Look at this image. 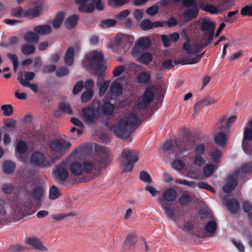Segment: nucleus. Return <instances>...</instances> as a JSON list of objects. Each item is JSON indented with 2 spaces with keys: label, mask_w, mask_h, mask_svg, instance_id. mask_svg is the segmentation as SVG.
Segmentation results:
<instances>
[{
  "label": "nucleus",
  "mask_w": 252,
  "mask_h": 252,
  "mask_svg": "<svg viewBox=\"0 0 252 252\" xmlns=\"http://www.w3.org/2000/svg\"><path fill=\"white\" fill-rule=\"evenodd\" d=\"M153 97V92L150 89H147L143 96L137 100L133 109L125 114L114 126L113 131L117 137L122 139H126L132 131L141 124V122L138 118L136 109L141 110L145 108L151 102Z\"/></svg>",
  "instance_id": "nucleus-1"
},
{
  "label": "nucleus",
  "mask_w": 252,
  "mask_h": 252,
  "mask_svg": "<svg viewBox=\"0 0 252 252\" xmlns=\"http://www.w3.org/2000/svg\"><path fill=\"white\" fill-rule=\"evenodd\" d=\"M31 205L28 195H19L13 199L7 209L6 202L0 198V220L7 221H17L22 219L27 213Z\"/></svg>",
  "instance_id": "nucleus-2"
},
{
  "label": "nucleus",
  "mask_w": 252,
  "mask_h": 252,
  "mask_svg": "<svg viewBox=\"0 0 252 252\" xmlns=\"http://www.w3.org/2000/svg\"><path fill=\"white\" fill-rule=\"evenodd\" d=\"M86 149L84 147V156L81 160L85 172L100 170L106 167L108 152L105 149L98 147L96 153L93 155H86Z\"/></svg>",
  "instance_id": "nucleus-3"
},
{
  "label": "nucleus",
  "mask_w": 252,
  "mask_h": 252,
  "mask_svg": "<svg viewBox=\"0 0 252 252\" xmlns=\"http://www.w3.org/2000/svg\"><path fill=\"white\" fill-rule=\"evenodd\" d=\"M84 156V147L80 146L73 151L67 159V167L75 176L82 175L85 170L81 159Z\"/></svg>",
  "instance_id": "nucleus-4"
},
{
  "label": "nucleus",
  "mask_w": 252,
  "mask_h": 252,
  "mask_svg": "<svg viewBox=\"0 0 252 252\" xmlns=\"http://www.w3.org/2000/svg\"><path fill=\"white\" fill-rule=\"evenodd\" d=\"M103 59L102 53L98 51L90 52L86 55L83 64L87 68L94 70V73L98 76H102L105 74L106 67L100 65Z\"/></svg>",
  "instance_id": "nucleus-5"
},
{
  "label": "nucleus",
  "mask_w": 252,
  "mask_h": 252,
  "mask_svg": "<svg viewBox=\"0 0 252 252\" xmlns=\"http://www.w3.org/2000/svg\"><path fill=\"white\" fill-rule=\"evenodd\" d=\"M205 46L203 45V42L201 40L199 44L196 43L190 39H188L184 42L183 49L186 53L189 54V56L183 61V64H191L198 63L203 54L201 55H196V54Z\"/></svg>",
  "instance_id": "nucleus-6"
},
{
  "label": "nucleus",
  "mask_w": 252,
  "mask_h": 252,
  "mask_svg": "<svg viewBox=\"0 0 252 252\" xmlns=\"http://www.w3.org/2000/svg\"><path fill=\"white\" fill-rule=\"evenodd\" d=\"M71 147V143L63 139L51 141L48 145V153L54 163L62 157Z\"/></svg>",
  "instance_id": "nucleus-7"
},
{
  "label": "nucleus",
  "mask_w": 252,
  "mask_h": 252,
  "mask_svg": "<svg viewBox=\"0 0 252 252\" xmlns=\"http://www.w3.org/2000/svg\"><path fill=\"white\" fill-rule=\"evenodd\" d=\"M196 23L200 27L202 32L201 40L203 42V45L207 46L213 40L216 24L214 21L207 17L200 18Z\"/></svg>",
  "instance_id": "nucleus-8"
},
{
  "label": "nucleus",
  "mask_w": 252,
  "mask_h": 252,
  "mask_svg": "<svg viewBox=\"0 0 252 252\" xmlns=\"http://www.w3.org/2000/svg\"><path fill=\"white\" fill-rule=\"evenodd\" d=\"M176 197L177 192L176 190L174 189H168L163 192L162 198L160 200L166 215L174 221L176 220L174 216L175 211L172 205L169 202L174 201Z\"/></svg>",
  "instance_id": "nucleus-9"
},
{
  "label": "nucleus",
  "mask_w": 252,
  "mask_h": 252,
  "mask_svg": "<svg viewBox=\"0 0 252 252\" xmlns=\"http://www.w3.org/2000/svg\"><path fill=\"white\" fill-rule=\"evenodd\" d=\"M138 160V153L136 151L126 150L122 153L121 167L124 172L131 171L134 164Z\"/></svg>",
  "instance_id": "nucleus-10"
},
{
  "label": "nucleus",
  "mask_w": 252,
  "mask_h": 252,
  "mask_svg": "<svg viewBox=\"0 0 252 252\" xmlns=\"http://www.w3.org/2000/svg\"><path fill=\"white\" fill-rule=\"evenodd\" d=\"M31 163L35 166L47 168L54 163L48 153L41 151H34L31 156Z\"/></svg>",
  "instance_id": "nucleus-11"
},
{
  "label": "nucleus",
  "mask_w": 252,
  "mask_h": 252,
  "mask_svg": "<svg viewBox=\"0 0 252 252\" xmlns=\"http://www.w3.org/2000/svg\"><path fill=\"white\" fill-rule=\"evenodd\" d=\"M130 38L128 35L118 34L115 38V45L112 49L115 52H125L130 46Z\"/></svg>",
  "instance_id": "nucleus-12"
},
{
  "label": "nucleus",
  "mask_w": 252,
  "mask_h": 252,
  "mask_svg": "<svg viewBox=\"0 0 252 252\" xmlns=\"http://www.w3.org/2000/svg\"><path fill=\"white\" fill-rule=\"evenodd\" d=\"M89 0H76L75 3L79 6V10L86 13H89L93 11L94 7L98 10L103 9V5L101 2V0H93L92 3H88Z\"/></svg>",
  "instance_id": "nucleus-13"
},
{
  "label": "nucleus",
  "mask_w": 252,
  "mask_h": 252,
  "mask_svg": "<svg viewBox=\"0 0 252 252\" xmlns=\"http://www.w3.org/2000/svg\"><path fill=\"white\" fill-rule=\"evenodd\" d=\"M25 243L35 250L41 252H47L48 248L36 237H29L25 239Z\"/></svg>",
  "instance_id": "nucleus-14"
},
{
  "label": "nucleus",
  "mask_w": 252,
  "mask_h": 252,
  "mask_svg": "<svg viewBox=\"0 0 252 252\" xmlns=\"http://www.w3.org/2000/svg\"><path fill=\"white\" fill-rule=\"evenodd\" d=\"M67 167L65 161H63L60 164L57 165L54 171L55 177L61 181H65L69 175Z\"/></svg>",
  "instance_id": "nucleus-15"
},
{
  "label": "nucleus",
  "mask_w": 252,
  "mask_h": 252,
  "mask_svg": "<svg viewBox=\"0 0 252 252\" xmlns=\"http://www.w3.org/2000/svg\"><path fill=\"white\" fill-rule=\"evenodd\" d=\"M217 133L214 136V140L216 144L219 146H223L226 144L227 138L226 135L228 133V130L223 128H220L217 126Z\"/></svg>",
  "instance_id": "nucleus-16"
},
{
  "label": "nucleus",
  "mask_w": 252,
  "mask_h": 252,
  "mask_svg": "<svg viewBox=\"0 0 252 252\" xmlns=\"http://www.w3.org/2000/svg\"><path fill=\"white\" fill-rule=\"evenodd\" d=\"M83 121L88 124L93 123L96 119L95 110L93 108H83L81 113Z\"/></svg>",
  "instance_id": "nucleus-17"
},
{
  "label": "nucleus",
  "mask_w": 252,
  "mask_h": 252,
  "mask_svg": "<svg viewBox=\"0 0 252 252\" xmlns=\"http://www.w3.org/2000/svg\"><path fill=\"white\" fill-rule=\"evenodd\" d=\"M151 44L150 38L148 37H144L140 38L136 43L132 50V55L137 56L142 49L148 48Z\"/></svg>",
  "instance_id": "nucleus-18"
},
{
  "label": "nucleus",
  "mask_w": 252,
  "mask_h": 252,
  "mask_svg": "<svg viewBox=\"0 0 252 252\" xmlns=\"http://www.w3.org/2000/svg\"><path fill=\"white\" fill-rule=\"evenodd\" d=\"M236 120L235 116H232L228 118L224 116L222 117L217 124V126L220 128H223L228 130V128Z\"/></svg>",
  "instance_id": "nucleus-19"
},
{
  "label": "nucleus",
  "mask_w": 252,
  "mask_h": 252,
  "mask_svg": "<svg viewBox=\"0 0 252 252\" xmlns=\"http://www.w3.org/2000/svg\"><path fill=\"white\" fill-rule=\"evenodd\" d=\"M43 10L42 6L37 5L34 6L26 7V16L30 18H34L40 15Z\"/></svg>",
  "instance_id": "nucleus-20"
},
{
  "label": "nucleus",
  "mask_w": 252,
  "mask_h": 252,
  "mask_svg": "<svg viewBox=\"0 0 252 252\" xmlns=\"http://www.w3.org/2000/svg\"><path fill=\"white\" fill-rule=\"evenodd\" d=\"M79 50L77 46L70 47L67 50L64 57V62L68 66H71L72 64L74 53L78 52Z\"/></svg>",
  "instance_id": "nucleus-21"
},
{
  "label": "nucleus",
  "mask_w": 252,
  "mask_h": 252,
  "mask_svg": "<svg viewBox=\"0 0 252 252\" xmlns=\"http://www.w3.org/2000/svg\"><path fill=\"white\" fill-rule=\"evenodd\" d=\"M163 26V24L159 22L152 23L149 20L145 19L140 24V27L143 30H148L153 28Z\"/></svg>",
  "instance_id": "nucleus-22"
},
{
  "label": "nucleus",
  "mask_w": 252,
  "mask_h": 252,
  "mask_svg": "<svg viewBox=\"0 0 252 252\" xmlns=\"http://www.w3.org/2000/svg\"><path fill=\"white\" fill-rule=\"evenodd\" d=\"M235 176L236 175L235 174ZM237 185V182L236 180V177H229L227 179V182L223 187V189L226 193H229L232 191Z\"/></svg>",
  "instance_id": "nucleus-23"
},
{
  "label": "nucleus",
  "mask_w": 252,
  "mask_h": 252,
  "mask_svg": "<svg viewBox=\"0 0 252 252\" xmlns=\"http://www.w3.org/2000/svg\"><path fill=\"white\" fill-rule=\"evenodd\" d=\"M137 242L136 237L134 233L128 234L123 244L124 248L131 249L133 248Z\"/></svg>",
  "instance_id": "nucleus-24"
},
{
  "label": "nucleus",
  "mask_w": 252,
  "mask_h": 252,
  "mask_svg": "<svg viewBox=\"0 0 252 252\" xmlns=\"http://www.w3.org/2000/svg\"><path fill=\"white\" fill-rule=\"evenodd\" d=\"M24 40L28 43H36L39 40L38 35L34 32H26L24 35Z\"/></svg>",
  "instance_id": "nucleus-25"
},
{
  "label": "nucleus",
  "mask_w": 252,
  "mask_h": 252,
  "mask_svg": "<svg viewBox=\"0 0 252 252\" xmlns=\"http://www.w3.org/2000/svg\"><path fill=\"white\" fill-rule=\"evenodd\" d=\"M51 31V27L48 25L38 26L34 28V32L37 35H47L50 33Z\"/></svg>",
  "instance_id": "nucleus-26"
},
{
  "label": "nucleus",
  "mask_w": 252,
  "mask_h": 252,
  "mask_svg": "<svg viewBox=\"0 0 252 252\" xmlns=\"http://www.w3.org/2000/svg\"><path fill=\"white\" fill-rule=\"evenodd\" d=\"M18 80L20 82L21 84L24 87H30L31 89L34 92V93H37L38 91V87L36 84H32L29 82L26 81L23 78V75L21 72L19 73V75L18 77Z\"/></svg>",
  "instance_id": "nucleus-27"
},
{
  "label": "nucleus",
  "mask_w": 252,
  "mask_h": 252,
  "mask_svg": "<svg viewBox=\"0 0 252 252\" xmlns=\"http://www.w3.org/2000/svg\"><path fill=\"white\" fill-rule=\"evenodd\" d=\"M198 13V9L197 6L191 7V8H188L184 13L185 18L188 20L190 21L195 18Z\"/></svg>",
  "instance_id": "nucleus-28"
},
{
  "label": "nucleus",
  "mask_w": 252,
  "mask_h": 252,
  "mask_svg": "<svg viewBox=\"0 0 252 252\" xmlns=\"http://www.w3.org/2000/svg\"><path fill=\"white\" fill-rule=\"evenodd\" d=\"M137 61L144 63L149 64L152 60V56L149 53H145L139 55V53H137V56H133Z\"/></svg>",
  "instance_id": "nucleus-29"
},
{
  "label": "nucleus",
  "mask_w": 252,
  "mask_h": 252,
  "mask_svg": "<svg viewBox=\"0 0 252 252\" xmlns=\"http://www.w3.org/2000/svg\"><path fill=\"white\" fill-rule=\"evenodd\" d=\"M217 224L215 221H210L207 223L205 227V231L209 236H212L217 229Z\"/></svg>",
  "instance_id": "nucleus-30"
},
{
  "label": "nucleus",
  "mask_w": 252,
  "mask_h": 252,
  "mask_svg": "<svg viewBox=\"0 0 252 252\" xmlns=\"http://www.w3.org/2000/svg\"><path fill=\"white\" fill-rule=\"evenodd\" d=\"M210 159L214 162L217 163L219 162L222 157L221 152L216 149H212L209 154Z\"/></svg>",
  "instance_id": "nucleus-31"
},
{
  "label": "nucleus",
  "mask_w": 252,
  "mask_h": 252,
  "mask_svg": "<svg viewBox=\"0 0 252 252\" xmlns=\"http://www.w3.org/2000/svg\"><path fill=\"white\" fill-rule=\"evenodd\" d=\"M15 165L11 161H6L3 164V171L6 174H10L14 171Z\"/></svg>",
  "instance_id": "nucleus-32"
},
{
  "label": "nucleus",
  "mask_w": 252,
  "mask_h": 252,
  "mask_svg": "<svg viewBox=\"0 0 252 252\" xmlns=\"http://www.w3.org/2000/svg\"><path fill=\"white\" fill-rule=\"evenodd\" d=\"M22 52L26 55H29L35 53V47L31 44H25L21 47Z\"/></svg>",
  "instance_id": "nucleus-33"
},
{
  "label": "nucleus",
  "mask_w": 252,
  "mask_h": 252,
  "mask_svg": "<svg viewBox=\"0 0 252 252\" xmlns=\"http://www.w3.org/2000/svg\"><path fill=\"white\" fill-rule=\"evenodd\" d=\"M26 7L23 8L21 7H17L12 9V14L15 17H27Z\"/></svg>",
  "instance_id": "nucleus-34"
},
{
  "label": "nucleus",
  "mask_w": 252,
  "mask_h": 252,
  "mask_svg": "<svg viewBox=\"0 0 252 252\" xmlns=\"http://www.w3.org/2000/svg\"><path fill=\"white\" fill-rule=\"evenodd\" d=\"M111 92L115 95H120L122 92V85L117 80L114 81L110 87Z\"/></svg>",
  "instance_id": "nucleus-35"
},
{
  "label": "nucleus",
  "mask_w": 252,
  "mask_h": 252,
  "mask_svg": "<svg viewBox=\"0 0 252 252\" xmlns=\"http://www.w3.org/2000/svg\"><path fill=\"white\" fill-rule=\"evenodd\" d=\"M78 18L77 16L73 15L66 19L64 25L66 28L71 29L74 28L77 24Z\"/></svg>",
  "instance_id": "nucleus-36"
},
{
  "label": "nucleus",
  "mask_w": 252,
  "mask_h": 252,
  "mask_svg": "<svg viewBox=\"0 0 252 252\" xmlns=\"http://www.w3.org/2000/svg\"><path fill=\"white\" fill-rule=\"evenodd\" d=\"M243 141H244L245 144L252 141V129L250 128L249 127L246 126L244 128Z\"/></svg>",
  "instance_id": "nucleus-37"
},
{
  "label": "nucleus",
  "mask_w": 252,
  "mask_h": 252,
  "mask_svg": "<svg viewBox=\"0 0 252 252\" xmlns=\"http://www.w3.org/2000/svg\"><path fill=\"white\" fill-rule=\"evenodd\" d=\"M110 81L109 80L105 82H100V81L97 82V85L99 87V95L102 96L104 94L110 85Z\"/></svg>",
  "instance_id": "nucleus-38"
},
{
  "label": "nucleus",
  "mask_w": 252,
  "mask_h": 252,
  "mask_svg": "<svg viewBox=\"0 0 252 252\" xmlns=\"http://www.w3.org/2000/svg\"><path fill=\"white\" fill-rule=\"evenodd\" d=\"M114 110V105L108 102H105L101 107V111L104 115H110L113 112Z\"/></svg>",
  "instance_id": "nucleus-39"
},
{
  "label": "nucleus",
  "mask_w": 252,
  "mask_h": 252,
  "mask_svg": "<svg viewBox=\"0 0 252 252\" xmlns=\"http://www.w3.org/2000/svg\"><path fill=\"white\" fill-rule=\"evenodd\" d=\"M216 166L213 164H208L206 165L203 169V174L205 177L211 176L216 169Z\"/></svg>",
  "instance_id": "nucleus-40"
},
{
  "label": "nucleus",
  "mask_w": 252,
  "mask_h": 252,
  "mask_svg": "<svg viewBox=\"0 0 252 252\" xmlns=\"http://www.w3.org/2000/svg\"><path fill=\"white\" fill-rule=\"evenodd\" d=\"M191 201V197L186 192L183 193L179 199V202L182 206H187Z\"/></svg>",
  "instance_id": "nucleus-41"
},
{
  "label": "nucleus",
  "mask_w": 252,
  "mask_h": 252,
  "mask_svg": "<svg viewBox=\"0 0 252 252\" xmlns=\"http://www.w3.org/2000/svg\"><path fill=\"white\" fill-rule=\"evenodd\" d=\"M252 172V162H249L243 164L240 169H238L235 175L237 176L240 172L249 173Z\"/></svg>",
  "instance_id": "nucleus-42"
},
{
  "label": "nucleus",
  "mask_w": 252,
  "mask_h": 252,
  "mask_svg": "<svg viewBox=\"0 0 252 252\" xmlns=\"http://www.w3.org/2000/svg\"><path fill=\"white\" fill-rule=\"evenodd\" d=\"M217 102L216 97L212 96H208L203 98L201 101L200 104L203 106H207L215 104Z\"/></svg>",
  "instance_id": "nucleus-43"
},
{
  "label": "nucleus",
  "mask_w": 252,
  "mask_h": 252,
  "mask_svg": "<svg viewBox=\"0 0 252 252\" xmlns=\"http://www.w3.org/2000/svg\"><path fill=\"white\" fill-rule=\"evenodd\" d=\"M226 206L228 210L233 213L236 212L239 208V203L235 200L229 201L226 203Z\"/></svg>",
  "instance_id": "nucleus-44"
},
{
  "label": "nucleus",
  "mask_w": 252,
  "mask_h": 252,
  "mask_svg": "<svg viewBox=\"0 0 252 252\" xmlns=\"http://www.w3.org/2000/svg\"><path fill=\"white\" fill-rule=\"evenodd\" d=\"M151 78V74L149 72H142L140 73L137 76V80L140 83H146Z\"/></svg>",
  "instance_id": "nucleus-45"
},
{
  "label": "nucleus",
  "mask_w": 252,
  "mask_h": 252,
  "mask_svg": "<svg viewBox=\"0 0 252 252\" xmlns=\"http://www.w3.org/2000/svg\"><path fill=\"white\" fill-rule=\"evenodd\" d=\"M44 194V190L42 188H37L33 190L32 196L35 200H39Z\"/></svg>",
  "instance_id": "nucleus-46"
},
{
  "label": "nucleus",
  "mask_w": 252,
  "mask_h": 252,
  "mask_svg": "<svg viewBox=\"0 0 252 252\" xmlns=\"http://www.w3.org/2000/svg\"><path fill=\"white\" fill-rule=\"evenodd\" d=\"M61 193L58 189L55 186H52L49 192V198L51 200H55L59 198Z\"/></svg>",
  "instance_id": "nucleus-47"
},
{
  "label": "nucleus",
  "mask_w": 252,
  "mask_h": 252,
  "mask_svg": "<svg viewBox=\"0 0 252 252\" xmlns=\"http://www.w3.org/2000/svg\"><path fill=\"white\" fill-rule=\"evenodd\" d=\"M64 19V14L62 13L57 15L53 21V26L55 29L59 28L62 24Z\"/></svg>",
  "instance_id": "nucleus-48"
},
{
  "label": "nucleus",
  "mask_w": 252,
  "mask_h": 252,
  "mask_svg": "<svg viewBox=\"0 0 252 252\" xmlns=\"http://www.w3.org/2000/svg\"><path fill=\"white\" fill-rule=\"evenodd\" d=\"M172 166L174 169L181 171L185 168V163L183 160L177 159L172 162Z\"/></svg>",
  "instance_id": "nucleus-49"
},
{
  "label": "nucleus",
  "mask_w": 252,
  "mask_h": 252,
  "mask_svg": "<svg viewBox=\"0 0 252 252\" xmlns=\"http://www.w3.org/2000/svg\"><path fill=\"white\" fill-rule=\"evenodd\" d=\"M16 152L19 154H24L27 150V146L25 142L21 141L16 146Z\"/></svg>",
  "instance_id": "nucleus-50"
},
{
  "label": "nucleus",
  "mask_w": 252,
  "mask_h": 252,
  "mask_svg": "<svg viewBox=\"0 0 252 252\" xmlns=\"http://www.w3.org/2000/svg\"><path fill=\"white\" fill-rule=\"evenodd\" d=\"M94 92L92 90H87L84 92L81 95V100L83 102L88 101L93 96Z\"/></svg>",
  "instance_id": "nucleus-51"
},
{
  "label": "nucleus",
  "mask_w": 252,
  "mask_h": 252,
  "mask_svg": "<svg viewBox=\"0 0 252 252\" xmlns=\"http://www.w3.org/2000/svg\"><path fill=\"white\" fill-rule=\"evenodd\" d=\"M194 152L195 155H201L203 156L205 153V147L203 144H198L195 145L194 148Z\"/></svg>",
  "instance_id": "nucleus-52"
},
{
  "label": "nucleus",
  "mask_w": 252,
  "mask_h": 252,
  "mask_svg": "<svg viewBox=\"0 0 252 252\" xmlns=\"http://www.w3.org/2000/svg\"><path fill=\"white\" fill-rule=\"evenodd\" d=\"M240 13L243 16H252V4L243 7L241 10Z\"/></svg>",
  "instance_id": "nucleus-53"
},
{
  "label": "nucleus",
  "mask_w": 252,
  "mask_h": 252,
  "mask_svg": "<svg viewBox=\"0 0 252 252\" xmlns=\"http://www.w3.org/2000/svg\"><path fill=\"white\" fill-rule=\"evenodd\" d=\"M1 110L3 111V115L5 116H11L13 114V110L11 105H3L1 107Z\"/></svg>",
  "instance_id": "nucleus-54"
},
{
  "label": "nucleus",
  "mask_w": 252,
  "mask_h": 252,
  "mask_svg": "<svg viewBox=\"0 0 252 252\" xmlns=\"http://www.w3.org/2000/svg\"><path fill=\"white\" fill-rule=\"evenodd\" d=\"M175 182L176 183L183 185L192 188H194L197 186L195 182H189L185 179L177 180Z\"/></svg>",
  "instance_id": "nucleus-55"
},
{
  "label": "nucleus",
  "mask_w": 252,
  "mask_h": 252,
  "mask_svg": "<svg viewBox=\"0 0 252 252\" xmlns=\"http://www.w3.org/2000/svg\"><path fill=\"white\" fill-rule=\"evenodd\" d=\"M14 186L11 184H5L2 186V191L5 194H11L14 190Z\"/></svg>",
  "instance_id": "nucleus-56"
},
{
  "label": "nucleus",
  "mask_w": 252,
  "mask_h": 252,
  "mask_svg": "<svg viewBox=\"0 0 252 252\" xmlns=\"http://www.w3.org/2000/svg\"><path fill=\"white\" fill-rule=\"evenodd\" d=\"M116 20L115 19H108L102 21L101 26L102 28H107L115 26L116 24Z\"/></svg>",
  "instance_id": "nucleus-57"
},
{
  "label": "nucleus",
  "mask_w": 252,
  "mask_h": 252,
  "mask_svg": "<svg viewBox=\"0 0 252 252\" xmlns=\"http://www.w3.org/2000/svg\"><path fill=\"white\" fill-rule=\"evenodd\" d=\"M76 215V214L74 213H71L69 214H60L53 215L52 218L56 220L60 221L68 216H74Z\"/></svg>",
  "instance_id": "nucleus-58"
},
{
  "label": "nucleus",
  "mask_w": 252,
  "mask_h": 252,
  "mask_svg": "<svg viewBox=\"0 0 252 252\" xmlns=\"http://www.w3.org/2000/svg\"><path fill=\"white\" fill-rule=\"evenodd\" d=\"M242 148L246 154L249 155L252 154V141L247 142V144H245L244 141H243Z\"/></svg>",
  "instance_id": "nucleus-59"
},
{
  "label": "nucleus",
  "mask_w": 252,
  "mask_h": 252,
  "mask_svg": "<svg viewBox=\"0 0 252 252\" xmlns=\"http://www.w3.org/2000/svg\"><path fill=\"white\" fill-rule=\"evenodd\" d=\"M139 177L140 179L144 182L148 183H151L152 182V179L148 173L142 171L140 172Z\"/></svg>",
  "instance_id": "nucleus-60"
},
{
  "label": "nucleus",
  "mask_w": 252,
  "mask_h": 252,
  "mask_svg": "<svg viewBox=\"0 0 252 252\" xmlns=\"http://www.w3.org/2000/svg\"><path fill=\"white\" fill-rule=\"evenodd\" d=\"M201 8L202 10L209 12L211 13L215 14L217 12V9L211 4H207L204 6H201Z\"/></svg>",
  "instance_id": "nucleus-61"
},
{
  "label": "nucleus",
  "mask_w": 252,
  "mask_h": 252,
  "mask_svg": "<svg viewBox=\"0 0 252 252\" xmlns=\"http://www.w3.org/2000/svg\"><path fill=\"white\" fill-rule=\"evenodd\" d=\"M7 56L13 64L14 71L15 72L17 71L18 66V60L17 57L16 56V55L10 54H8Z\"/></svg>",
  "instance_id": "nucleus-62"
},
{
  "label": "nucleus",
  "mask_w": 252,
  "mask_h": 252,
  "mask_svg": "<svg viewBox=\"0 0 252 252\" xmlns=\"http://www.w3.org/2000/svg\"><path fill=\"white\" fill-rule=\"evenodd\" d=\"M193 162L195 165L200 166L204 164L205 160L203 156L201 155H195Z\"/></svg>",
  "instance_id": "nucleus-63"
},
{
  "label": "nucleus",
  "mask_w": 252,
  "mask_h": 252,
  "mask_svg": "<svg viewBox=\"0 0 252 252\" xmlns=\"http://www.w3.org/2000/svg\"><path fill=\"white\" fill-rule=\"evenodd\" d=\"M83 88V83L82 81L78 82L74 86L73 89V94H78Z\"/></svg>",
  "instance_id": "nucleus-64"
}]
</instances>
